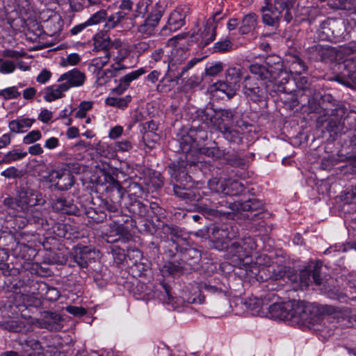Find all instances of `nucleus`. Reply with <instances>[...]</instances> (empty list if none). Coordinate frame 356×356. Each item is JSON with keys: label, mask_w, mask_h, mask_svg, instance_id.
Wrapping results in <instances>:
<instances>
[{"label": "nucleus", "mask_w": 356, "mask_h": 356, "mask_svg": "<svg viewBox=\"0 0 356 356\" xmlns=\"http://www.w3.org/2000/svg\"><path fill=\"white\" fill-rule=\"evenodd\" d=\"M289 309L288 323L292 326H309L314 324L316 320V312L322 314L334 315L338 309L332 305H323L316 307L302 301H288Z\"/></svg>", "instance_id": "obj_1"}, {"label": "nucleus", "mask_w": 356, "mask_h": 356, "mask_svg": "<svg viewBox=\"0 0 356 356\" xmlns=\"http://www.w3.org/2000/svg\"><path fill=\"white\" fill-rule=\"evenodd\" d=\"M184 40H185L184 35H177L168 41V45L172 46V49L168 60L166 75L169 76L172 80H179L188 70L202 60V58H194L186 64H184V61L189 56L187 49L182 47L184 42L180 43V41Z\"/></svg>", "instance_id": "obj_2"}, {"label": "nucleus", "mask_w": 356, "mask_h": 356, "mask_svg": "<svg viewBox=\"0 0 356 356\" xmlns=\"http://www.w3.org/2000/svg\"><path fill=\"white\" fill-rule=\"evenodd\" d=\"M46 202L42 194L29 186H21L16 196H8L3 200V204L8 209L26 214L35 206L43 205Z\"/></svg>", "instance_id": "obj_3"}, {"label": "nucleus", "mask_w": 356, "mask_h": 356, "mask_svg": "<svg viewBox=\"0 0 356 356\" xmlns=\"http://www.w3.org/2000/svg\"><path fill=\"white\" fill-rule=\"evenodd\" d=\"M214 248L218 250L227 249V258L234 263L241 261L250 256L252 251L256 249V243L250 237L240 239L232 243L229 246L226 242L220 243L219 238L215 236Z\"/></svg>", "instance_id": "obj_4"}, {"label": "nucleus", "mask_w": 356, "mask_h": 356, "mask_svg": "<svg viewBox=\"0 0 356 356\" xmlns=\"http://www.w3.org/2000/svg\"><path fill=\"white\" fill-rule=\"evenodd\" d=\"M250 70L266 83L275 81L280 76L286 74L282 70V64L278 57L268 58L265 65L252 64Z\"/></svg>", "instance_id": "obj_5"}, {"label": "nucleus", "mask_w": 356, "mask_h": 356, "mask_svg": "<svg viewBox=\"0 0 356 356\" xmlns=\"http://www.w3.org/2000/svg\"><path fill=\"white\" fill-rule=\"evenodd\" d=\"M233 116L232 111L229 110H220L211 115L210 122L214 129L223 134L225 139L236 142L240 136L238 131L232 128Z\"/></svg>", "instance_id": "obj_6"}, {"label": "nucleus", "mask_w": 356, "mask_h": 356, "mask_svg": "<svg viewBox=\"0 0 356 356\" xmlns=\"http://www.w3.org/2000/svg\"><path fill=\"white\" fill-rule=\"evenodd\" d=\"M221 19L220 13H216L212 17L209 18L202 28H200L198 32L191 38H194L201 47L208 45L215 40L216 30Z\"/></svg>", "instance_id": "obj_7"}, {"label": "nucleus", "mask_w": 356, "mask_h": 356, "mask_svg": "<svg viewBox=\"0 0 356 356\" xmlns=\"http://www.w3.org/2000/svg\"><path fill=\"white\" fill-rule=\"evenodd\" d=\"M164 9L163 6L156 3L148 17L138 26V33L143 38H149L154 35L157 25L163 15Z\"/></svg>", "instance_id": "obj_8"}, {"label": "nucleus", "mask_w": 356, "mask_h": 356, "mask_svg": "<svg viewBox=\"0 0 356 356\" xmlns=\"http://www.w3.org/2000/svg\"><path fill=\"white\" fill-rule=\"evenodd\" d=\"M164 293L160 297V300L167 307L168 309H178L184 307L186 303L192 304L195 302L196 296L193 294L188 296L186 293L182 297H174L170 290L166 286H163Z\"/></svg>", "instance_id": "obj_9"}, {"label": "nucleus", "mask_w": 356, "mask_h": 356, "mask_svg": "<svg viewBox=\"0 0 356 356\" xmlns=\"http://www.w3.org/2000/svg\"><path fill=\"white\" fill-rule=\"evenodd\" d=\"M285 6L284 0H275L274 5H266L261 8L262 19L264 24L269 26L278 24L282 15L280 8Z\"/></svg>", "instance_id": "obj_10"}, {"label": "nucleus", "mask_w": 356, "mask_h": 356, "mask_svg": "<svg viewBox=\"0 0 356 356\" xmlns=\"http://www.w3.org/2000/svg\"><path fill=\"white\" fill-rule=\"evenodd\" d=\"M64 318L60 314L51 311H44L38 323L40 328L50 331H58L63 325Z\"/></svg>", "instance_id": "obj_11"}, {"label": "nucleus", "mask_w": 356, "mask_h": 356, "mask_svg": "<svg viewBox=\"0 0 356 356\" xmlns=\"http://www.w3.org/2000/svg\"><path fill=\"white\" fill-rule=\"evenodd\" d=\"M99 252L88 246L77 245L74 250L72 259L79 266L85 268L88 263L99 257Z\"/></svg>", "instance_id": "obj_12"}, {"label": "nucleus", "mask_w": 356, "mask_h": 356, "mask_svg": "<svg viewBox=\"0 0 356 356\" xmlns=\"http://www.w3.org/2000/svg\"><path fill=\"white\" fill-rule=\"evenodd\" d=\"M296 284L293 286L296 290L298 289H302L304 287H307L312 284L320 286L322 284V279L320 277L319 269L316 267L313 270H303L300 273L299 281L291 280Z\"/></svg>", "instance_id": "obj_13"}, {"label": "nucleus", "mask_w": 356, "mask_h": 356, "mask_svg": "<svg viewBox=\"0 0 356 356\" xmlns=\"http://www.w3.org/2000/svg\"><path fill=\"white\" fill-rule=\"evenodd\" d=\"M237 301L243 304L245 309L253 316H260L265 317L268 314L266 307L268 302L266 299H259L255 297L249 298L244 301L242 299H237Z\"/></svg>", "instance_id": "obj_14"}, {"label": "nucleus", "mask_w": 356, "mask_h": 356, "mask_svg": "<svg viewBox=\"0 0 356 356\" xmlns=\"http://www.w3.org/2000/svg\"><path fill=\"white\" fill-rule=\"evenodd\" d=\"M127 234V230L122 224L112 222L102 231L104 238L108 243H114L120 241Z\"/></svg>", "instance_id": "obj_15"}, {"label": "nucleus", "mask_w": 356, "mask_h": 356, "mask_svg": "<svg viewBox=\"0 0 356 356\" xmlns=\"http://www.w3.org/2000/svg\"><path fill=\"white\" fill-rule=\"evenodd\" d=\"M288 302H273L266 307L268 314L265 317L275 320L284 321L288 322L289 309L286 308Z\"/></svg>", "instance_id": "obj_16"}, {"label": "nucleus", "mask_w": 356, "mask_h": 356, "mask_svg": "<svg viewBox=\"0 0 356 356\" xmlns=\"http://www.w3.org/2000/svg\"><path fill=\"white\" fill-rule=\"evenodd\" d=\"M66 91L67 83H55L44 88L40 95L43 96L46 102H51L64 97Z\"/></svg>", "instance_id": "obj_17"}, {"label": "nucleus", "mask_w": 356, "mask_h": 356, "mask_svg": "<svg viewBox=\"0 0 356 356\" xmlns=\"http://www.w3.org/2000/svg\"><path fill=\"white\" fill-rule=\"evenodd\" d=\"M248 75L246 70L241 66L236 65L229 67L226 72V80L238 88H240V82Z\"/></svg>", "instance_id": "obj_18"}, {"label": "nucleus", "mask_w": 356, "mask_h": 356, "mask_svg": "<svg viewBox=\"0 0 356 356\" xmlns=\"http://www.w3.org/2000/svg\"><path fill=\"white\" fill-rule=\"evenodd\" d=\"M186 13L180 8L173 10L168 18L167 24L164 29H168L170 31H176L184 24Z\"/></svg>", "instance_id": "obj_19"}, {"label": "nucleus", "mask_w": 356, "mask_h": 356, "mask_svg": "<svg viewBox=\"0 0 356 356\" xmlns=\"http://www.w3.org/2000/svg\"><path fill=\"white\" fill-rule=\"evenodd\" d=\"M346 67L348 69L346 70V73L343 72V76L337 78V80L341 84H343L350 88H356V65H354L353 62L348 61L345 64Z\"/></svg>", "instance_id": "obj_20"}, {"label": "nucleus", "mask_w": 356, "mask_h": 356, "mask_svg": "<svg viewBox=\"0 0 356 356\" xmlns=\"http://www.w3.org/2000/svg\"><path fill=\"white\" fill-rule=\"evenodd\" d=\"M113 60L115 63L112 64L111 68L99 73L98 81L100 84L108 82L112 77L116 76L120 70L126 68L122 64H121V59L119 58V57L117 56L116 58H114Z\"/></svg>", "instance_id": "obj_21"}, {"label": "nucleus", "mask_w": 356, "mask_h": 356, "mask_svg": "<svg viewBox=\"0 0 356 356\" xmlns=\"http://www.w3.org/2000/svg\"><path fill=\"white\" fill-rule=\"evenodd\" d=\"M8 1H12V10L23 18L28 16L33 10L31 0H8Z\"/></svg>", "instance_id": "obj_22"}, {"label": "nucleus", "mask_w": 356, "mask_h": 356, "mask_svg": "<svg viewBox=\"0 0 356 356\" xmlns=\"http://www.w3.org/2000/svg\"><path fill=\"white\" fill-rule=\"evenodd\" d=\"M34 122L35 119L20 118L10 121L8 127L12 132H24L32 126Z\"/></svg>", "instance_id": "obj_23"}, {"label": "nucleus", "mask_w": 356, "mask_h": 356, "mask_svg": "<svg viewBox=\"0 0 356 356\" xmlns=\"http://www.w3.org/2000/svg\"><path fill=\"white\" fill-rule=\"evenodd\" d=\"M257 25V16L254 13H249L245 15L239 27L241 34H247L253 31Z\"/></svg>", "instance_id": "obj_24"}, {"label": "nucleus", "mask_w": 356, "mask_h": 356, "mask_svg": "<svg viewBox=\"0 0 356 356\" xmlns=\"http://www.w3.org/2000/svg\"><path fill=\"white\" fill-rule=\"evenodd\" d=\"M121 44L120 40H115L114 42L111 44L109 37L106 34H97L94 37V47L95 49L98 51L99 49L106 50L107 48L111 45V48L115 46L117 48Z\"/></svg>", "instance_id": "obj_25"}, {"label": "nucleus", "mask_w": 356, "mask_h": 356, "mask_svg": "<svg viewBox=\"0 0 356 356\" xmlns=\"http://www.w3.org/2000/svg\"><path fill=\"white\" fill-rule=\"evenodd\" d=\"M86 79L84 72L78 69L68 71V88L81 86L83 85Z\"/></svg>", "instance_id": "obj_26"}, {"label": "nucleus", "mask_w": 356, "mask_h": 356, "mask_svg": "<svg viewBox=\"0 0 356 356\" xmlns=\"http://www.w3.org/2000/svg\"><path fill=\"white\" fill-rule=\"evenodd\" d=\"M103 54V56L95 58L92 60V65L97 70L102 69L108 63L111 57H113V58H115V51L111 48L104 50Z\"/></svg>", "instance_id": "obj_27"}, {"label": "nucleus", "mask_w": 356, "mask_h": 356, "mask_svg": "<svg viewBox=\"0 0 356 356\" xmlns=\"http://www.w3.org/2000/svg\"><path fill=\"white\" fill-rule=\"evenodd\" d=\"M24 86V83H19L17 86L0 90V97L4 100L17 99L21 95V92L19 91V89L22 88Z\"/></svg>", "instance_id": "obj_28"}, {"label": "nucleus", "mask_w": 356, "mask_h": 356, "mask_svg": "<svg viewBox=\"0 0 356 356\" xmlns=\"http://www.w3.org/2000/svg\"><path fill=\"white\" fill-rule=\"evenodd\" d=\"M214 90L220 91L227 96L228 98H232L238 89L233 84L226 81H218L214 83L212 86Z\"/></svg>", "instance_id": "obj_29"}, {"label": "nucleus", "mask_w": 356, "mask_h": 356, "mask_svg": "<svg viewBox=\"0 0 356 356\" xmlns=\"http://www.w3.org/2000/svg\"><path fill=\"white\" fill-rule=\"evenodd\" d=\"M26 155V152H22L19 149H15L3 154L0 159V163H10L17 161L25 158Z\"/></svg>", "instance_id": "obj_30"}, {"label": "nucleus", "mask_w": 356, "mask_h": 356, "mask_svg": "<svg viewBox=\"0 0 356 356\" xmlns=\"http://www.w3.org/2000/svg\"><path fill=\"white\" fill-rule=\"evenodd\" d=\"M131 99V98L129 95H127L124 97L109 96L106 99L105 103L108 106L124 109L127 107Z\"/></svg>", "instance_id": "obj_31"}, {"label": "nucleus", "mask_w": 356, "mask_h": 356, "mask_svg": "<svg viewBox=\"0 0 356 356\" xmlns=\"http://www.w3.org/2000/svg\"><path fill=\"white\" fill-rule=\"evenodd\" d=\"M145 73L146 70H145V68L140 67L121 77L120 79V82L121 83V84L126 86L128 88L131 82L137 79Z\"/></svg>", "instance_id": "obj_32"}, {"label": "nucleus", "mask_w": 356, "mask_h": 356, "mask_svg": "<svg viewBox=\"0 0 356 356\" xmlns=\"http://www.w3.org/2000/svg\"><path fill=\"white\" fill-rule=\"evenodd\" d=\"M209 186L211 191L216 193L226 195V191L227 192V184L221 179L213 178L209 180Z\"/></svg>", "instance_id": "obj_33"}, {"label": "nucleus", "mask_w": 356, "mask_h": 356, "mask_svg": "<svg viewBox=\"0 0 356 356\" xmlns=\"http://www.w3.org/2000/svg\"><path fill=\"white\" fill-rule=\"evenodd\" d=\"M4 328L13 332H25L28 331L24 321L15 320L6 322Z\"/></svg>", "instance_id": "obj_34"}, {"label": "nucleus", "mask_w": 356, "mask_h": 356, "mask_svg": "<svg viewBox=\"0 0 356 356\" xmlns=\"http://www.w3.org/2000/svg\"><path fill=\"white\" fill-rule=\"evenodd\" d=\"M327 296L331 299L338 300L341 302H348L349 300H356V297L348 298V296L339 289H333L326 291Z\"/></svg>", "instance_id": "obj_35"}, {"label": "nucleus", "mask_w": 356, "mask_h": 356, "mask_svg": "<svg viewBox=\"0 0 356 356\" xmlns=\"http://www.w3.org/2000/svg\"><path fill=\"white\" fill-rule=\"evenodd\" d=\"M289 70L293 76H300L302 72L306 71L307 67L300 58H296L291 63Z\"/></svg>", "instance_id": "obj_36"}, {"label": "nucleus", "mask_w": 356, "mask_h": 356, "mask_svg": "<svg viewBox=\"0 0 356 356\" xmlns=\"http://www.w3.org/2000/svg\"><path fill=\"white\" fill-rule=\"evenodd\" d=\"M243 90L244 94L254 102L259 101L261 97L262 91L258 83H254L252 88H247V89H243Z\"/></svg>", "instance_id": "obj_37"}, {"label": "nucleus", "mask_w": 356, "mask_h": 356, "mask_svg": "<svg viewBox=\"0 0 356 356\" xmlns=\"http://www.w3.org/2000/svg\"><path fill=\"white\" fill-rule=\"evenodd\" d=\"M245 190L244 185L238 181H232L227 184V192L226 195H238L242 193Z\"/></svg>", "instance_id": "obj_38"}, {"label": "nucleus", "mask_w": 356, "mask_h": 356, "mask_svg": "<svg viewBox=\"0 0 356 356\" xmlns=\"http://www.w3.org/2000/svg\"><path fill=\"white\" fill-rule=\"evenodd\" d=\"M15 70V65L12 60L0 58V73L3 74H11Z\"/></svg>", "instance_id": "obj_39"}, {"label": "nucleus", "mask_w": 356, "mask_h": 356, "mask_svg": "<svg viewBox=\"0 0 356 356\" xmlns=\"http://www.w3.org/2000/svg\"><path fill=\"white\" fill-rule=\"evenodd\" d=\"M99 151L101 155L106 158H113L115 156V148H113V144L109 145L106 143H103L99 147Z\"/></svg>", "instance_id": "obj_40"}, {"label": "nucleus", "mask_w": 356, "mask_h": 356, "mask_svg": "<svg viewBox=\"0 0 356 356\" xmlns=\"http://www.w3.org/2000/svg\"><path fill=\"white\" fill-rule=\"evenodd\" d=\"M147 125L149 131L145 134L143 136L144 139L147 140L149 138H152V141L156 143L159 140V136L154 131L157 129V125L153 121L148 122Z\"/></svg>", "instance_id": "obj_41"}, {"label": "nucleus", "mask_w": 356, "mask_h": 356, "mask_svg": "<svg viewBox=\"0 0 356 356\" xmlns=\"http://www.w3.org/2000/svg\"><path fill=\"white\" fill-rule=\"evenodd\" d=\"M127 15V12H125L124 10H120L109 16L108 22L112 27H114L120 22H121L122 20L124 19Z\"/></svg>", "instance_id": "obj_42"}, {"label": "nucleus", "mask_w": 356, "mask_h": 356, "mask_svg": "<svg viewBox=\"0 0 356 356\" xmlns=\"http://www.w3.org/2000/svg\"><path fill=\"white\" fill-rule=\"evenodd\" d=\"M223 70L222 63L217 61L206 67V74L209 76H216Z\"/></svg>", "instance_id": "obj_43"}, {"label": "nucleus", "mask_w": 356, "mask_h": 356, "mask_svg": "<svg viewBox=\"0 0 356 356\" xmlns=\"http://www.w3.org/2000/svg\"><path fill=\"white\" fill-rule=\"evenodd\" d=\"M92 108V103L90 102H81L77 108L72 111L75 112V116L79 118H84L86 113Z\"/></svg>", "instance_id": "obj_44"}, {"label": "nucleus", "mask_w": 356, "mask_h": 356, "mask_svg": "<svg viewBox=\"0 0 356 356\" xmlns=\"http://www.w3.org/2000/svg\"><path fill=\"white\" fill-rule=\"evenodd\" d=\"M42 138V134L39 130H33L28 133L23 138V143L26 145L32 144Z\"/></svg>", "instance_id": "obj_45"}, {"label": "nucleus", "mask_w": 356, "mask_h": 356, "mask_svg": "<svg viewBox=\"0 0 356 356\" xmlns=\"http://www.w3.org/2000/svg\"><path fill=\"white\" fill-rule=\"evenodd\" d=\"M339 7L356 14V0H340Z\"/></svg>", "instance_id": "obj_46"}, {"label": "nucleus", "mask_w": 356, "mask_h": 356, "mask_svg": "<svg viewBox=\"0 0 356 356\" xmlns=\"http://www.w3.org/2000/svg\"><path fill=\"white\" fill-rule=\"evenodd\" d=\"M113 148H115V153L117 152H127L132 148V145L130 141L127 140H123L118 141L113 144Z\"/></svg>", "instance_id": "obj_47"}, {"label": "nucleus", "mask_w": 356, "mask_h": 356, "mask_svg": "<svg viewBox=\"0 0 356 356\" xmlns=\"http://www.w3.org/2000/svg\"><path fill=\"white\" fill-rule=\"evenodd\" d=\"M105 17V13L104 11H99L93 14L87 21L86 23L88 26H92L101 22Z\"/></svg>", "instance_id": "obj_48"}, {"label": "nucleus", "mask_w": 356, "mask_h": 356, "mask_svg": "<svg viewBox=\"0 0 356 356\" xmlns=\"http://www.w3.org/2000/svg\"><path fill=\"white\" fill-rule=\"evenodd\" d=\"M1 175L7 179H15L21 176V172L15 167H9L1 172Z\"/></svg>", "instance_id": "obj_49"}, {"label": "nucleus", "mask_w": 356, "mask_h": 356, "mask_svg": "<svg viewBox=\"0 0 356 356\" xmlns=\"http://www.w3.org/2000/svg\"><path fill=\"white\" fill-rule=\"evenodd\" d=\"M293 3H294V0H289V1L284 0V3H285L284 8H280V10H282V13L283 12H284V20L287 23H289L293 18L292 15L290 13V8L293 6Z\"/></svg>", "instance_id": "obj_50"}, {"label": "nucleus", "mask_w": 356, "mask_h": 356, "mask_svg": "<svg viewBox=\"0 0 356 356\" xmlns=\"http://www.w3.org/2000/svg\"><path fill=\"white\" fill-rule=\"evenodd\" d=\"M43 286L44 289H47V291L44 294L45 298L51 301L56 300L57 298L59 297V293L58 291L54 288L51 287L49 288L47 286V285L44 283H42L40 286Z\"/></svg>", "instance_id": "obj_51"}, {"label": "nucleus", "mask_w": 356, "mask_h": 356, "mask_svg": "<svg viewBox=\"0 0 356 356\" xmlns=\"http://www.w3.org/2000/svg\"><path fill=\"white\" fill-rule=\"evenodd\" d=\"M231 42L228 40H225L223 41L216 42L213 48L215 51L223 52L228 51L231 48Z\"/></svg>", "instance_id": "obj_52"}, {"label": "nucleus", "mask_w": 356, "mask_h": 356, "mask_svg": "<svg viewBox=\"0 0 356 356\" xmlns=\"http://www.w3.org/2000/svg\"><path fill=\"white\" fill-rule=\"evenodd\" d=\"M127 257L136 264L142 257L141 252L138 249H129L127 251Z\"/></svg>", "instance_id": "obj_53"}, {"label": "nucleus", "mask_w": 356, "mask_h": 356, "mask_svg": "<svg viewBox=\"0 0 356 356\" xmlns=\"http://www.w3.org/2000/svg\"><path fill=\"white\" fill-rule=\"evenodd\" d=\"M53 209L56 211V212H60L62 213H66V201L65 199H58L53 204L52 206Z\"/></svg>", "instance_id": "obj_54"}, {"label": "nucleus", "mask_w": 356, "mask_h": 356, "mask_svg": "<svg viewBox=\"0 0 356 356\" xmlns=\"http://www.w3.org/2000/svg\"><path fill=\"white\" fill-rule=\"evenodd\" d=\"M68 313L76 317H81L86 314V310L81 307L68 306Z\"/></svg>", "instance_id": "obj_55"}, {"label": "nucleus", "mask_w": 356, "mask_h": 356, "mask_svg": "<svg viewBox=\"0 0 356 356\" xmlns=\"http://www.w3.org/2000/svg\"><path fill=\"white\" fill-rule=\"evenodd\" d=\"M22 344H24L31 350H40L41 348L40 343L38 340L32 338L25 339Z\"/></svg>", "instance_id": "obj_56"}, {"label": "nucleus", "mask_w": 356, "mask_h": 356, "mask_svg": "<svg viewBox=\"0 0 356 356\" xmlns=\"http://www.w3.org/2000/svg\"><path fill=\"white\" fill-rule=\"evenodd\" d=\"M51 73L47 70H43L38 75L36 81L42 84L46 83L51 78Z\"/></svg>", "instance_id": "obj_57"}, {"label": "nucleus", "mask_w": 356, "mask_h": 356, "mask_svg": "<svg viewBox=\"0 0 356 356\" xmlns=\"http://www.w3.org/2000/svg\"><path fill=\"white\" fill-rule=\"evenodd\" d=\"M52 116V113L50 111L44 108L40 111L38 120L44 123H47L51 119Z\"/></svg>", "instance_id": "obj_58"}, {"label": "nucleus", "mask_w": 356, "mask_h": 356, "mask_svg": "<svg viewBox=\"0 0 356 356\" xmlns=\"http://www.w3.org/2000/svg\"><path fill=\"white\" fill-rule=\"evenodd\" d=\"M176 271V267L172 263H168L164 265L163 268L161 269V272L163 276H165L167 273H168L169 275H175Z\"/></svg>", "instance_id": "obj_59"}, {"label": "nucleus", "mask_w": 356, "mask_h": 356, "mask_svg": "<svg viewBox=\"0 0 356 356\" xmlns=\"http://www.w3.org/2000/svg\"><path fill=\"white\" fill-rule=\"evenodd\" d=\"M1 55L3 57H5V58H18L22 56V54L20 52L15 51V50H13V49H9L3 50L2 51Z\"/></svg>", "instance_id": "obj_60"}, {"label": "nucleus", "mask_w": 356, "mask_h": 356, "mask_svg": "<svg viewBox=\"0 0 356 356\" xmlns=\"http://www.w3.org/2000/svg\"><path fill=\"white\" fill-rule=\"evenodd\" d=\"M294 81L297 86L301 89H305L307 88V79L305 76H293Z\"/></svg>", "instance_id": "obj_61"}, {"label": "nucleus", "mask_w": 356, "mask_h": 356, "mask_svg": "<svg viewBox=\"0 0 356 356\" xmlns=\"http://www.w3.org/2000/svg\"><path fill=\"white\" fill-rule=\"evenodd\" d=\"M122 131L123 129L122 127L116 126L110 130L108 136L111 138L115 139L122 135Z\"/></svg>", "instance_id": "obj_62"}, {"label": "nucleus", "mask_w": 356, "mask_h": 356, "mask_svg": "<svg viewBox=\"0 0 356 356\" xmlns=\"http://www.w3.org/2000/svg\"><path fill=\"white\" fill-rule=\"evenodd\" d=\"M29 153L31 155H40L43 153V149L40 144H35L29 147Z\"/></svg>", "instance_id": "obj_63"}, {"label": "nucleus", "mask_w": 356, "mask_h": 356, "mask_svg": "<svg viewBox=\"0 0 356 356\" xmlns=\"http://www.w3.org/2000/svg\"><path fill=\"white\" fill-rule=\"evenodd\" d=\"M58 145V140L55 137H51L45 141L44 147L49 149H54Z\"/></svg>", "instance_id": "obj_64"}]
</instances>
